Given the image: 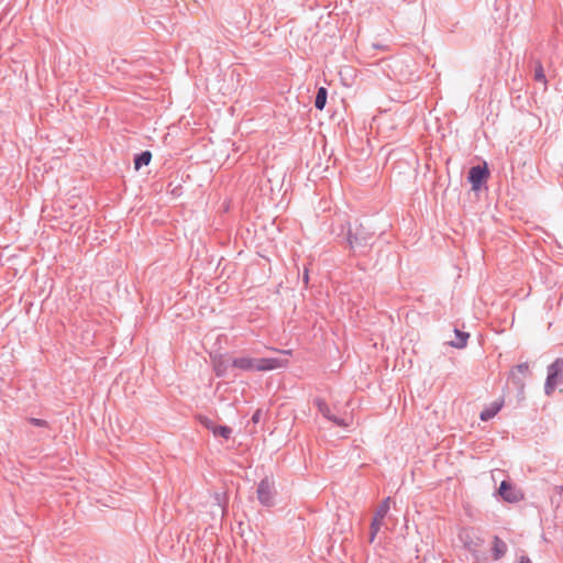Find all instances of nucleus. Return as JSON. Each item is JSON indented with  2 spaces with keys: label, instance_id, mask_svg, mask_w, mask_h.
<instances>
[{
  "label": "nucleus",
  "instance_id": "obj_22",
  "mask_svg": "<svg viewBox=\"0 0 563 563\" xmlns=\"http://www.w3.org/2000/svg\"><path fill=\"white\" fill-rule=\"evenodd\" d=\"M257 419H258V413H255L254 417H253V420L257 421Z\"/></svg>",
  "mask_w": 563,
  "mask_h": 563
},
{
  "label": "nucleus",
  "instance_id": "obj_23",
  "mask_svg": "<svg viewBox=\"0 0 563 563\" xmlns=\"http://www.w3.org/2000/svg\"><path fill=\"white\" fill-rule=\"evenodd\" d=\"M303 279L307 282L308 280V273L306 272L305 275H303Z\"/></svg>",
  "mask_w": 563,
  "mask_h": 563
},
{
  "label": "nucleus",
  "instance_id": "obj_7",
  "mask_svg": "<svg viewBox=\"0 0 563 563\" xmlns=\"http://www.w3.org/2000/svg\"><path fill=\"white\" fill-rule=\"evenodd\" d=\"M501 407H503V401H494L493 404H490L487 408H485L481 412V419L483 421H488L489 419H492L493 417H495L497 415V412L501 409Z\"/></svg>",
  "mask_w": 563,
  "mask_h": 563
},
{
  "label": "nucleus",
  "instance_id": "obj_21",
  "mask_svg": "<svg viewBox=\"0 0 563 563\" xmlns=\"http://www.w3.org/2000/svg\"><path fill=\"white\" fill-rule=\"evenodd\" d=\"M214 368H216V372H217V375H218V376L222 375V366H218V365H216V367H214Z\"/></svg>",
  "mask_w": 563,
  "mask_h": 563
},
{
  "label": "nucleus",
  "instance_id": "obj_18",
  "mask_svg": "<svg viewBox=\"0 0 563 563\" xmlns=\"http://www.w3.org/2000/svg\"><path fill=\"white\" fill-rule=\"evenodd\" d=\"M201 422L203 423V426L207 429H209L211 431H212V427H216V424L211 420H209V419H203Z\"/></svg>",
  "mask_w": 563,
  "mask_h": 563
},
{
  "label": "nucleus",
  "instance_id": "obj_20",
  "mask_svg": "<svg viewBox=\"0 0 563 563\" xmlns=\"http://www.w3.org/2000/svg\"><path fill=\"white\" fill-rule=\"evenodd\" d=\"M180 187H181V185H180V184L176 185V186L172 189V195H174V196H178V194L176 192V189H178V188H180Z\"/></svg>",
  "mask_w": 563,
  "mask_h": 563
},
{
  "label": "nucleus",
  "instance_id": "obj_3",
  "mask_svg": "<svg viewBox=\"0 0 563 563\" xmlns=\"http://www.w3.org/2000/svg\"><path fill=\"white\" fill-rule=\"evenodd\" d=\"M274 481L269 477H265L260 482L257 487V498L262 505L266 507H271L274 505Z\"/></svg>",
  "mask_w": 563,
  "mask_h": 563
},
{
  "label": "nucleus",
  "instance_id": "obj_2",
  "mask_svg": "<svg viewBox=\"0 0 563 563\" xmlns=\"http://www.w3.org/2000/svg\"><path fill=\"white\" fill-rule=\"evenodd\" d=\"M563 382V360L556 358L548 367V377L544 386L545 394L552 395L555 387Z\"/></svg>",
  "mask_w": 563,
  "mask_h": 563
},
{
  "label": "nucleus",
  "instance_id": "obj_10",
  "mask_svg": "<svg viewBox=\"0 0 563 563\" xmlns=\"http://www.w3.org/2000/svg\"><path fill=\"white\" fill-rule=\"evenodd\" d=\"M152 159V154L148 151L143 152L134 159L135 169H139L141 166L148 165Z\"/></svg>",
  "mask_w": 563,
  "mask_h": 563
},
{
  "label": "nucleus",
  "instance_id": "obj_8",
  "mask_svg": "<svg viewBox=\"0 0 563 563\" xmlns=\"http://www.w3.org/2000/svg\"><path fill=\"white\" fill-rule=\"evenodd\" d=\"M507 552V545L506 543L499 539V538H495L494 541H493V553H494V558L496 560L500 559L501 556L505 555V553Z\"/></svg>",
  "mask_w": 563,
  "mask_h": 563
},
{
  "label": "nucleus",
  "instance_id": "obj_19",
  "mask_svg": "<svg viewBox=\"0 0 563 563\" xmlns=\"http://www.w3.org/2000/svg\"><path fill=\"white\" fill-rule=\"evenodd\" d=\"M518 563H532V562L528 556L522 555V556H520Z\"/></svg>",
  "mask_w": 563,
  "mask_h": 563
},
{
  "label": "nucleus",
  "instance_id": "obj_13",
  "mask_svg": "<svg viewBox=\"0 0 563 563\" xmlns=\"http://www.w3.org/2000/svg\"><path fill=\"white\" fill-rule=\"evenodd\" d=\"M486 174H488V168L485 162L473 166L468 172V176H485Z\"/></svg>",
  "mask_w": 563,
  "mask_h": 563
},
{
  "label": "nucleus",
  "instance_id": "obj_15",
  "mask_svg": "<svg viewBox=\"0 0 563 563\" xmlns=\"http://www.w3.org/2000/svg\"><path fill=\"white\" fill-rule=\"evenodd\" d=\"M383 525V520H379L377 518L373 517L372 523H371V536H369V542H373L376 534L378 533L380 527Z\"/></svg>",
  "mask_w": 563,
  "mask_h": 563
},
{
  "label": "nucleus",
  "instance_id": "obj_11",
  "mask_svg": "<svg viewBox=\"0 0 563 563\" xmlns=\"http://www.w3.org/2000/svg\"><path fill=\"white\" fill-rule=\"evenodd\" d=\"M325 102H327V89L321 87V88H319V90L317 92L314 106L317 109L322 110L325 106Z\"/></svg>",
  "mask_w": 563,
  "mask_h": 563
},
{
  "label": "nucleus",
  "instance_id": "obj_17",
  "mask_svg": "<svg viewBox=\"0 0 563 563\" xmlns=\"http://www.w3.org/2000/svg\"><path fill=\"white\" fill-rule=\"evenodd\" d=\"M536 79L540 80V81H545V76L543 74V69L541 66H539L537 69H536Z\"/></svg>",
  "mask_w": 563,
  "mask_h": 563
},
{
  "label": "nucleus",
  "instance_id": "obj_16",
  "mask_svg": "<svg viewBox=\"0 0 563 563\" xmlns=\"http://www.w3.org/2000/svg\"><path fill=\"white\" fill-rule=\"evenodd\" d=\"M485 179L486 178H470L472 183V189L474 191L479 190L485 185Z\"/></svg>",
  "mask_w": 563,
  "mask_h": 563
},
{
  "label": "nucleus",
  "instance_id": "obj_5",
  "mask_svg": "<svg viewBox=\"0 0 563 563\" xmlns=\"http://www.w3.org/2000/svg\"><path fill=\"white\" fill-rule=\"evenodd\" d=\"M316 406L318 407V410L323 415V417H325L327 419L333 421L338 426H341V427H349L350 426L351 421L345 420V419H339V418L334 417L331 413V410H330L329 406L323 400L318 399L316 401Z\"/></svg>",
  "mask_w": 563,
  "mask_h": 563
},
{
  "label": "nucleus",
  "instance_id": "obj_9",
  "mask_svg": "<svg viewBox=\"0 0 563 563\" xmlns=\"http://www.w3.org/2000/svg\"><path fill=\"white\" fill-rule=\"evenodd\" d=\"M454 333H455L456 340L451 341L450 344L452 346H455L459 349L464 347L466 345V342L468 339V333L462 332L460 330H454Z\"/></svg>",
  "mask_w": 563,
  "mask_h": 563
},
{
  "label": "nucleus",
  "instance_id": "obj_12",
  "mask_svg": "<svg viewBox=\"0 0 563 563\" xmlns=\"http://www.w3.org/2000/svg\"><path fill=\"white\" fill-rule=\"evenodd\" d=\"M212 433L214 437H221L223 439H229L232 434L231 428L227 426H216L212 427Z\"/></svg>",
  "mask_w": 563,
  "mask_h": 563
},
{
  "label": "nucleus",
  "instance_id": "obj_6",
  "mask_svg": "<svg viewBox=\"0 0 563 563\" xmlns=\"http://www.w3.org/2000/svg\"><path fill=\"white\" fill-rule=\"evenodd\" d=\"M529 374V364L522 363L517 365L511 372H510V378L512 382L518 385L520 388L523 387V380L522 378L526 377Z\"/></svg>",
  "mask_w": 563,
  "mask_h": 563
},
{
  "label": "nucleus",
  "instance_id": "obj_4",
  "mask_svg": "<svg viewBox=\"0 0 563 563\" xmlns=\"http://www.w3.org/2000/svg\"><path fill=\"white\" fill-rule=\"evenodd\" d=\"M498 493L507 503H518L525 497L520 489L516 488L506 481L501 482Z\"/></svg>",
  "mask_w": 563,
  "mask_h": 563
},
{
  "label": "nucleus",
  "instance_id": "obj_14",
  "mask_svg": "<svg viewBox=\"0 0 563 563\" xmlns=\"http://www.w3.org/2000/svg\"><path fill=\"white\" fill-rule=\"evenodd\" d=\"M388 510H389V499H386L382 503L379 508L376 510L374 518H377V519L384 521V518L387 515Z\"/></svg>",
  "mask_w": 563,
  "mask_h": 563
},
{
  "label": "nucleus",
  "instance_id": "obj_1",
  "mask_svg": "<svg viewBox=\"0 0 563 563\" xmlns=\"http://www.w3.org/2000/svg\"><path fill=\"white\" fill-rule=\"evenodd\" d=\"M286 361L278 358H252V357H236L233 360L232 365L243 371H272L286 366Z\"/></svg>",
  "mask_w": 563,
  "mask_h": 563
}]
</instances>
